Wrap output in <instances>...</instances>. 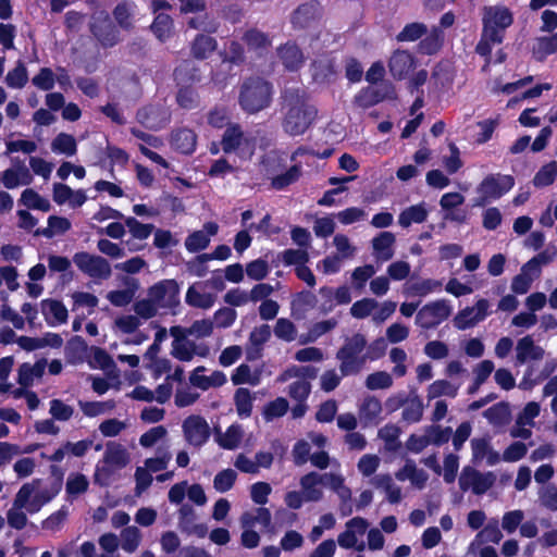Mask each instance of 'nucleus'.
<instances>
[{
	"mask_svg": "<svg viewBox=\"0 0 557 557\" xmlns=\"http://www.w3.org/2000/svg\"><path fill=\"white\" fill-rule=\"evenodd\" d=\"M278 57L287 70L296 71L304 63V57L299 48L294 44H286L278 50Z\"/></svg>",
	"mask_w": 557,
	"mask_h": 557,
	"instance_id": "37",
	"label": "nucleus"
},
{
	"mask_svg": "<svg viewBox=\"0 0 557 557\" xmlns=\"http://www.w3.org/2000/svg\"><path fill=\"white\" fill-rule=\"evenodd\" d=\"M237 479V473L233 469H224L218 472L213 479V487L219 493H225L230 491Z\"/></svg>",
	"mask_w": 557,
	"mask_h": 557,
	"instance_id": "54",
	"label": "nucleus"
},
{
	"mask_svg": "<svg viewBox=\"0 0 557 557\" xmlns=\"http://www.w3.org/2000/svg\"><path fill=\"white\" fill-rule=\"evenodd\" d=\"M173 145L183 153H191L196 147V136L190 129H181L173 135Z\"/></svg>",
	"mask_w": 557,
	"mask_h": 557,
	"instance_id": "50",
	"label": "nucleus"
},
{
	"mask_svg": "<svg viewBox=\"0 0 557 557\" xmlns=\"http://www.w3.org/2000/svg\"><path fill=\"white\" fill-rule=\"evenodd\" d=\"M270 521L271 513L269 509L264 507H259L252 511L245 512L240 518L243 528H252L257 524L268 527Z\"/></svg>",
	"mask_w": 557,
	"mask_h": 557,
	"instance_id": "44",
	"label": "nucleus"
},
{
	"mask_svg": "<svg viewBox=\"0 0 557 557\" xmlns=\"http://www.w3.org/2000/svg\"><path fill=\"white\" fill-rule=\"evenodd\" d=\"M234 401L240 418H248L251 414L253 396L249 389L238 388L234 395Z\"/></svg>",
	"mask_w": 557,
	"mask_h": 557,
	"instance_id": "46",
	"label": "nucleus"
},
{
	"mask_svg": "<svg viewBox=\"0 0 557 557\" xmlns=\"http://www.w3.org/2000/svg\"><path fill=\"white\" fill-rule=\"evenodd\" d=\"M495 482L492 472L481 473L471 467H465L459 478V486L463 491L471 490L474 494L481 495L487 492Z\"/></svg>",
	"mask_w": 557,
	"mask_h": 557,
	"instance_id": "12",
	"label": "nucleus"
},
{
	"mask_svg": "<svg viewBox=\"0 0 557 557\" xmlns=\"http://www.w3.org/2000/svg\"><path fill=\"white\" fill-rule=\"evenodd\" d=\"M471 450L474 463L485 460L487 465L494 466L500 460V455L491 447L486 438H473L471 441Z\"/></svg>",
	"mask_w": 557,
	"mask_h": 557,
	"instance_id": "27",
	"label": "nucleus"
},
{
	"mask_svg": "<svg viewBox=\"0 0 557 557\" xmlns=\"http://www.w3.org/2000/svg\"><path fill=\"white\" fill-rule=\"evenodd\" d=\"M129 460V454L125 447L120 444H109L102 459L96 466L95 483L101 486L110 485L116 472L126 467Z\"/></svg>",
	"mask_w": 557,
	"mask_h": 557,
	"instance_id": "3",
	"label": "nucleus"
},
{
	"mask_svg": "<svg viewBox=\"0 0 557 557\" xmlns=\"http://www.w3.org/2000/svg\"><path fill=\"white\" fill-rule=\"evenodd\" d=\"M488 300L481 298L474 306L460 310L454 319L455 326L459 330L472 327L483 321L490 314Z\"/></svg>",
	"mask_w": 557,
	"mask_h": 557,
	"instance_id": "14",
	"label": "nucleus"
},
{
	"mask_svg": "<svg viewBox=\"0 0 557 557\" xmlns=\"http://www.w3.org/2000/svg\"><path fill=\"white\" fill-rule=\"evenodd\" d=\"M395 236L391 232H382L373 238V253L377 260L387 261L394 256Z\"/></svg>",
	"mask_w": 557,
	"mask_h": 557,
	"instance_id": "31",
	"label": "nucleus"
},
{
	"mask_svg": "<svg viewBox=\"0 0 557 557\" xmlns=\"http://www.w3.org/2000/svg\"><path fill=\"white\" fill-rule=\"evenodd\" d=\"M451 311L453 308L448 300L431 301L418 311L416 323L423 329H432L445 321Z\"/></svg>",
	"mask_w": 557,
	"mask_h": 557,
	"instance_id": "8",
	"label": "nucleus"
},
{
	"mask_svg": "<svg viewBox=\"0 0 557 557\" xmlns=\"http://www.w3.org/2000/svg\"><path fill=\"white\" fill-rule=\"evenodd\" d=\"M400 429L395 424H386L379 430V437L384 442L387 451H396L399 446Z\"/></svg>",
	"mask_w": 557,
	"mask_h": 557,
	"instance_id": "49",
	"label": "nucleus"
},
{
	"mask_svg": "<svg viewBox=\"0 0 557 557\" xmlns=\"http://www.w3.org/2000/svg\"><path fill=\"white\" fill-rule=\"evenodd\" d=\"M482 20L483 29L504 37L505 29L512 23V14L503 5L486 7Z\"/></svg>",
	"mask_w": 557,
	"mask_h": 557,
	"instance_id": "10",
	"label": "nucleus"
},
{
	"mask_svg": "<svg viewBox=\"0 0 557 557\" xmlns=\"http://www.w3.org/2000/svg\"><path fill=\"white\" fill-rule=\"evenodd\" d=\"M171 354L180 361L189 362L196 356L206 358L209 355V347L187 338H180L178 341H173Z\"/></svg>",
	"mask_w": 557,
	"mask_h": 557,
	"instance_id": "19",
	"label": "nucleus"
},
{
	"mask_svg": "<svg viewBox=\"0 0 557 557\" xmlns=\"http://www.w3.org/2000/svg\"><path fill=\"white\" fill-rule=\"evenodd\" d=\"M503 539L500 529L498 528L497 521L488 523L482 531H480L474 540L468 546V555H476L478 549L484 543L498 544Z\"/></svg>",
	"mask_w": 557,
	"mask_h": 557,
	"instance_id": "28",
	"label": "nucleus"
},
{
	"mask_svg": "<svg viewBox=\"0 0 557 557\" xmlns=\"http://www.w3.org/2000/svg\"><path fill=\"white\" fill-rule=\"evenodd\" d=\"M232 382L235 385H239V384L258 385L259 376L251 372V369L249 366L240 364L234 371V373L232 375Z\"/></svg>",
	"mask_w": 557,
	"mask_h": 557,
	"instance_id": "63",
	"label": "nucleus"
},
{
	"mask_svg": "<svg viewBox=\"0 0 557 557\" xmlns=\"http://www.w3.org/2000/svg\"><path fill=\"white\" fill-rule=\"evenodd\" d=\"M244 141L246 143V140L243 138L240 129L237 126H230L225 131L222 139L223 151L226 153L235 151L236 149L240 148Z\"/></svg>",
	"mask_w": 557,
	"mask_h": 557,
	"instance_id": "52",
	"label": "nucleus"
},
{
	"mask_svg": "<svg viewBox=\"0 0 557 557\" xmlns=\"http://www.w3.org/2000/svg\"><path fill=\"white\" fill-rule=\"evenodd\" d=\"M136 289L137 283L133 281L132 288L110 292L107 295V298L112 305L116 307H124L133 300Z\"/></svg>",
	"mask_w": 557,
	"mask_h": 557,
	"instance_id": "61",
	"label": "nucleus"
},
{
	"mask_svg": "<svg viewBox=\"0 0 557 557\" xmlns=\"http://www.w3.org/2000/svg\"><path fill=\"white\" fill-rule=\"evenodd\" d=\"M73 261L75 265L84 273L95 278H108L111 275L109 262L99 257L87 252L75 253Z\"/></svg>",
	"mask_w": 557,
	"mask_h": 557,
	"instance_id": "13",
	"label": "nucleus"
},
{
	"mask_svg": "<svg viewBox=\"0 0 557 557\" xmlns=\"http://www.w3.org/2000/svg\"><path fill=\"white\" fill-rule=\"evenodd\" d=\"M172 455L169 451V447H165L164 449L159 448L157 456L153 458H148L145 461L144 467L151 472H158L164 470L168 467Z\"/></svg>",
	"mask_w": 557,
	"mask_h": 557,
	"instance_id": "60",
	"label": "nucleus"
},
{
	"mask_svg": "<svg viewBox=\"0 0 557 557\" xmlns=\"http://www.w3.org/2000/svg\"><path fill=\"white\" fill-rule=\"evenodd\" d=\"M325 486L332 490L342 502L343 515L351 513L349 503L351 500V490L345 484V478L341 473H324Z\"/></svg>",
	"mask_w": 557,
	"mask_h": 557,
	"instance_id": "21",
	"label": "nucleus"
},
{
	"mask_svg": "<svg viewBox=\"0 0 557 557\" xmlns=\"http://www.w3.org/2000/svg\"><path fill=\"white\" fill-rule=\"evenodd\" d=\"M138 121L149 128H160L169 121V113L164 109L150 106L141 109L137 114Z\"/></svg>",
	"mask_w": 557,
	"mask_h": 557,
	"instance_id": "30",
	"label": "nucleus"
},
{
	"mask_svg": "<svg viewBox=\"0 0 557 557\" xmlns=\"http://www.w3.org/2000/svg\"><path fill=\"white\" fill-rule=\"evenodd\" d=\"M458 392V386L445 380L433 382L428 388L429 398H437L441 396L455 397Z\"/></svg>",
	"mask_w": 557,
	"mask_h": 557,
	"instance_id": "56",
	"label": "nucleus"
},
{
	"mask_svg": "<svg viewBox=\"0 0 557 557\" xmlns=\"http://www.w3.org/2000/svg\"><path fill=\"white\" fill-rule=\"evenodd\" d=\"M47 224V227L41 232V234L47 238L62 235L66 233L72 226L69 219L59 215H50L48 218Z\"/></svg>",
	"mask_w": 557,
	"mask_h": 557,
	"instance_id": "47",
	"label": "nucleus"
},
{
	"mask_svg": "<svg viewBox=\"0 0 557 557\" xmlns=\"http://www.w3.org/2000/svg\"><path fill=\"white\" fill-rule=\"evenodd\" d=\"M94 35L104 47H111L119 40L115 28L111 25L109 20L104 17L99 22H95L91 26Z\"/></svg>",
	"mask_w": 557,
	"mask_h": 557,
	"instance_id": "34",
	"label": "nucleus"
},
{
	"mask_svg": "<svg viewBox=\"0 0 557 557\" xmlns=\"http://www.w3.org/2000/svg\"><path fill=\"white\" fill-rule=\"evenodd\" d=\"M185 440L193 446L203 445L210 436L208 422L200 416H190L183 422Z\"/></svg>",
	"mask_w": 557,
	"mask_h": 557,
	"instance_id": "17",
	"label": "nucleus"
},
{
	"mask_svg": "<svg viewBox=\"0 0 557 557\" xmlns=\"http://www.w3.org/2000/svg\"><path fill=\"white\" fill-rule=\"evenodd\" d=\"M272 88L270 84L261 78H253L244 83L239 103L246 112L255 113L270 104Z\"/></svg>",
	"mask_w": 557,
	"mask_h": 557,
	"instance_id": "5",
	"label": "nucleus"
},
{
	"mask_svg": "<svg viewBox=\"0 0 557 557\" xmlns=\"http://www.w3.org/2000/svg\"><path fill=\"white\" fill-rule=\"evenodd\" d=\"M370 483L385 494V498L389 504H398L403 499L401 487L394 481L391 474H376L371 479Z\"/></svg>",
	"mask_w": 557,
	"mask_h": 557,
	"instance_id": "24",
	"label": "nucleus"
},
{
	"mask_svg": "<svg viewBox=\"0 0 557 557\" xmlns=\"http://www.w3.org/2000/svg\"><path fill=\"white\" fill-rule=\"evenodd\" d=\"M283 112V128L292 136L304 134L317 116V110L306 92L298 89L285 92Z\"/></svg>",
	"mask_w": 557,
	"mask_h": 557,
	"instance_id": "1",
	"label": "nucleus"
},
{
	"mask_svg": "<svg viewBox=\"0 0 557 557\" xmlns=\"http://www.w3.org/2000/svg\"><path fill=\"white\" fill-rule=\"evenodd\" d=\"M557 176V161L543 165L535 174L533 183L536 187H544L553 184Z\"/></svg>",
	"mask_w": 557,
	"mask_h": 557,
	"instance_id": "55",
	"label": "nucleus"
},
{
	"mask_svg": "<svg viewBox=\"0 0 557 557\" xmlns=\"http://www.w3.org/2000/svg\"><path fill=\"white\" fill-rule=\"evenodd\" d=\"M33 180L30 170L18 159H13L12 165L0 174L1 184L8 189L30 185Z\"/></svg>",
	"mask_w": 557,
	"mask_h": 557,
	"instance_id": "16",
	"label": "nucleus"
},
{
	"mask_svg": "<svg viewBox=\"0 0 557 557\" xmlns=\"http://www.w3.org/2000/svg\"><path fill=\"white\" fill-rule=\"evenodd\" d=\"M541 504L549 510L557 511V485L549 484L539 491Z\"/></svg>",
	"mask_w": 557,
	"mask_h": 557,
	"instance_id": "64",
	"label": "nucleus"
},
{
	"mask_svg": "<svg viewBox=\"0 0 557 557\" xmlns=\"http://www.w3.org/2000/svg\"><path fill=\"white\" fill-rule=\"evenodd\" d=\"M442 282L437 280L426 278L419 282L408 283L405 285V294L410 296H426L432 293L440 292Z\"/></svg>",
	"mask_w": 557,
	"mask_h": 557,
	"instance_id": "38",
	"label": "nucleus"
},
{
	"mask_svg": "<svg viewBox=\"0 0 557 557\" xmlns=\"http://www.w3.org/2000/svg\"><path fill=\"white\" fill-rule=\"evenodd\" d=\"M532 49L537 60H544L547 55L557 50V35L537 38Z\"/></svg>",
	"mask_w": 557,
	"mask_h": 557,
	"instance_id": "48",
	"label": "nucleus"
},
{
	"mask_svg": "<svg viewBox=\"0 0 557 557\" xmlns=\"http://www.w3.org/2000/svg\"><path fill=\"white\" fill-rule=\"evenodd\" d=\"M428 214L429 210L426 209L425 203L421 202L401 211L398 216V223L403 227H409L413 223L419 224L424 222Z\"/></svg>",
	"mask_w": 557,
	"mask_h": 557,
	"instance_id": "36",
	"label": "nucleus"
},
{
	"mask_svg": "<svg viewBox=\"0 0 557 557\" xmlns=\"http://www.w3.org/2000/svg\"><path fill=\"white\" fill-rule=\"evenodd\" d=\"M51 150L58 154L74 156L77 150L76 140L72 135L61 133L52 140Z\"/></svg>",
	"mask_w": 557,
	"mask_h": 557,
	"instance_id": "45",
	"label": "nucleus"
},
{
	"mask_svg": "<svg viewBox=\"0 0 557 557\" xmlns=\"http://www.w3.org/2000/svg\"><path fill=\"white\" fill-rule=\"evenodd\" d=\"M81 410L86 417L94 418L101 414L110 413L115 408L114 400L106 401H84L78 403Z\"/></svg>",
	"mask_w": 557,
	"mask_h": 557,
	"instance_id": "43",
	"label": "nucleus"
},
{
	"mask_svg": "<svg viewBox=\"0 0 557 557\" xmlns=\"http://www.w3.org/2000/svg\"><path fill=\"white\" fill-rule=\"evenodd\" d=\"M369 528V522L361 517H355L345 524V530L338 534L337 542L342 548H355L362 552L366 548L363 536Z\"/></svg>",
	"mask_w": 557,
	"mask_h": 557,
	"instance_id": "7",
	"label": "nucleus"
},
{
	"mask_svg": "<svg viewBox=\"0 0 557 557\" xmlns=\"http://www.w3.org/2000/svg\"><path fill=\"white\" fill-rule=\"evenodd\" d=\"M381 412V401L374 397H367L359 407V418L364 425L377 423Z\"/></svg>",
	"mask_w": 557,
	"mask_h": 557,
	"instance_id": "33",
	"label": "nucleus"
},
{
	"mask_svg": "<svg viewBox=\"0 0 557 557\" xmlns=\"http://www.w3.org/2000/svg\"><path fill=\"white\" fill-rule=\"evenodd\" d=\"M395 478L400 482L408 481L412 488L421 491L428 484L429 473L419 468L414 460L406 459L404 466L396 471Z\"/></svg>",
	"mask_w": 557,
	"mask_h": 557,
	"instance_id": "18",
	"label": "nucleus"
},
{
	"mask_svg": "<svg viewBox=\"0 0 557 557\" xmlns=\"http://www.w3.org/2000/svg\"><path fill=\"white\" fill-rule=\"evenodd\" d=\"M236 319L237 312L235 309L222 307L213 313L212 322L214 323V327L228 329L235 323Z\"/></svg>",
	"mask_w": 557,
	"mask_h": 557,
	"instance_id": "57",
	"label": "nucleus"
},
{
	"mask_svg": "<svg viewBox=\"0 0 557 557\" xmlns=\"http://www.w3.org/2000/svg\"><path fill=\"white\" fill-rule=\"evenodd\" d=\"M89 487L88 478L79 472H72L69 474L65 483V493L70 500H73L86 493Z\"/></svg>",
	"mask_w": 557,
	"mask_h": 557,
	"instance_id": "35",
	"label": "nucleus"
},
{
	"mask_svg": "<svg viewBox=\"0 0 557 557\" xmlns=\"http://www.w3.org/2000/svg\"><path fill=\"white\" fill-rule=\"evenodd\" d=\"M40 309L45 320L51 326L63 324L67 320V309L59 300L45 299L40 302Z\"/></svg>",
	"mask_w": 557,
	"mask_h": 557,
	"instance_id": "26",
	"label": "nucleus"
},
{
	"mask_svg": "<svg viewBox=\"0 0 557 557\" xmlns=\"http://www.w3.org/2000/svg\"><path fill=\"white\" fill-rule=\"evenodd\" d=\"M185 302L193 308L209 310L216 302V294L209 289V283L198 281L187 288Z\"/></svg>",
	"mask_w": 557,
	"mask_h": 557,
	"instance_id": "15",
	"label": "nucleus"
},
{
	"mask_svg": "<svg viewBox=\"0 0 557 557\" xmlns=\"http://www.w3.org/2000/svg\"><path fill=\"white\" fill-rule=\"evenodd\" d=\"M515 352L517 366H521L531 361H540L544 358L545 355L544 348L536 345L530 335H527L517 342Z\"/></svg>",
	"mask_w": 557,
	"mask_h": 557,
	"instance_id": "20",
	"label": "nucleus"
},
{
	"mask_svg": "<svg viewBox=\"0 0 557 557\" xmlns=\"http://www.w3.org/2000/svg\"><path fill=\"white\" fill-rule=\"evenodd\" d=\"M412 57L405 51H396L389 61V70L394 77L403 78L412 67Z\"/></svg>",
	"mask_w": 557,
	"mask_h": 557,
	"instance_id": "39",
	"label": "nucleus"
},
{
	"mask_svg": "<svg viewBox=\"0 0 557 557\" xmlns=\"http://www.w3.org/2000/svg\"><path fill=\"white\" fill-rule=\"evenodd\" d=\"M52 197L55 203H67L71 208L81 207L87 200V196L83 189L74 190L70 186L61 183L53 185Z\"/></svg>",
	"mask_w": 557,
	"mask_h": 557,
	"instance_id": "22",
	"label": "nucleus"
},
{
	"mask_svg": "<svg viewBox=\"0 0 557 557\" xmlns=\"http://www.w3.org/2000/svg\"><path fill=\"white\" fill-rule=\"evenodd\" d=\"M377 308V301L372 298H363L356 301L351 308L350 313L354 318L363 319L373 314V311Z\"/></svg>",
	"mask_w": 557,
	"mask_h": 557,
	"instance_id": "62",
	"label": "nucleus"
},
{
	"mask_svg": "<svg viewBox=\"0 0 557 557\" xmlns=\"http://www.w3.org/2000/svg\"><path fill=\"white\" fill-rule=\"evenodd\" d=\"M180 288L174 280H163L151 286L148 296L159 309H171L178 305Z\"/></svg>",
	"mask_w": 557,
	"mask_h": 557,
	"instance_id": "9",
	"label": "nucleus"
},
{
	"mask_svg": "<svg viewBox=\"0 0 557 557\" xmlns=\"http://www.w3.org/2000/svg\"><path fill=\"white\" fill-rule=\"evenodd\" d=\"M7 518L9 525L14 529L21 530L26 525L27 517L25 508L17 504L16 498H14L13 506L8 511Z\"/></svg>",
	"mask_w": 557,
	"mask_h": 557,
	"instance_id": "58",
	"label": "nucleus"
},
{
	"mask_svg": "<svg viewBox=\"0 0 557 557\" xmlns=\"http://www.w3.org/2000/svg\"><path fill=\"white\" fill-rule=\"evenodd\" d=\"M244 437V430L239 424L230 425L225 432H216V443L224 449L233 450L239 446Z\"/></svg>",
	"mask_w": 557,
	"mask_h": 557,
	"instance_id": "32",
	"label": "nucleus"
},
{
	"mask_svg": "<svg viewBox=\"0 0 557 557\" xmlns=\"http://www.w3.org/2000/svg\"><path fill=\"white\" fill-rule=\"evenodd\" d=\"M216 48L215 40L206 35H199L191 47L193 54L196 58L205 59L209 57L210 53H212Z\"/></svg>",
	"mask_w": 557,
	"mask_h": 557,
	"instance_id": "53",
	"label": "nucleus"
},
{
	"mask_svg": "<svg viewBox=\"0 0 557 557\" xmlns=\"http://www.w3.org/2000/svg\"><path fill=\"white\" fill-rule=\"evenodd\" d=\"M205 367H197L189 376L193 386L207 391L211 387H219L226 383V375L221 371H213L210 375H205Z\"/></svg>",
	"mask_w": 557,
	"mask_h": 557,
	"instance_id": "25",
	"label": "nucleus"
},
{
	"mask_svg": "<svg viewBox=\"0 0 557 557\" xmlns=\"http://www.w3.org/2000/svg\"><path fill=\"white\" fill-rule=\"evenodd\" d=\"M46 363L37 361L34 364L23 363L18 369V383L27 387L30 386L36 379H39L45 371Z\"/></svg>",
	"mask_w": 557,
	"mask_h": 557,
	"instance_id": "41",
	"label": "nucleus"
},
{
	"mask_svg": "<svg viewBox=\"0 0 557 557\" xmlns=\"http://www.w3.org/2000/svg\"><path fill=\"white\" fill-rule=\"evenodd\" d=\"M151 29L160 41H165L172 35L173 22L168 14L159 13L151 25Z\"/></svg>",
	"mask_w": 557,
	"mask_h": 557,
	"instance_id": "51",
	"label": "nucleus"
},
{
	"mask_svg": "<svg viewBox=\"0 0 557 557\" xmlns=\"http://www.w3.org/2000/svg\"><path fill=\"white\" fill-rule=\"evenodd\" d=\"M366 338L356 334L351 338L347 341L343 348L337 352V359L341 361V372L342 375H349L359 372L364 366L367 359H376L379 358L384 350V341H376L374 346L380 347L381 351L377 354H371L369 351L368 355H362V351L366 347Z\"/></svg>",
	"mask_w": 557,
	"mask_h": 557,
	"instance_id": "2",
	"label": "nucleus"
},
{
	"mask_svg": "<svg viewBox=\"0 0 557 557\" xmlns=\"http://www.w3.org/2000/svg\"><path fill=\"white\" fill-rule=\"evenodd\" d=\"M300 486L307 503L319 502L323 498L324 495V474L310 472L300 479Z\"/></svg>",
	"mask_w": 557,
	"mask_h": 557,
	"instance_id": "23",
	"label": "nucleus"
},
{
	"mask_svg": "<svg viewBox=\"0 0 557 557\" xmlns=\"http://www.w3.org/2000/svg\"><path fill=\"white\" fill-rule=\"evenodd\" d=\"M20 203L28 209L39 210L42 212H47L51 209L50 201L39 195L33 188L23 190L21 194Z\"/></svg>",
	"mask_w": 557,
	"mask_h": 557,
	"instance_id": "40",
	"label": "nucleus"
},
{
	"mask_svg": "<svg viewBox=\"0 0 557 557\" xmlns=\"http://www.w3.org/2000/svg\"><path fill=\"white\" fill-rule=\"evenodd\" d=\"M333 245L336 248V256H339L344 260L351 259L356 255L357 248L350 243L346 235H335Z\"/></svg>",
	"mask_w": 557,
	"mask_h": 557,
	"instance_id": "59",
	"label": "nucleus"
},
{
	"mask_svg": "<svg viewBox=\"0 0 557 557\" xmlns=\"http://www.w3.org/2000/svg\"><path fill=\"white\" fill-rule=\"evenodd\" d=\"M322 298L325 299L322 308L324 311L332 310L336 305H346L351 300L350 290L347 286H341L336 289L322 287L319 290Z\"/></svg>",
	"mask_w": 557,
	"mask_h": 557,
	"instance_id": "29",
	"label": "nucleus"
},
{
	"mask_svg": "<svg viewBox=\"0 0 557 557\" xmlns=\"http://www.w3.org/2000/svg\"><path fill=\"white\" fill-rule=\"evenodd\" d=\"M141 537V532L137 527L124 528L120 534L121 548L128 554L134 553L139 547Z\"/></svg>",
	"mask_w": 557,
	"mask_h": 557,
	"instance_id": "42",
	"label": "nucleus"
},
{
	"mask_svg": "<svg viewBox=\"0 0 557 557\" xmlns=\"http://www.w3.org/2000/svg\"><path fill=\"white\" fill-rule=\"evenodd\" d=\"M541 405L536 401H529L517 414L515 425L511 429V436L528 440L532 436V429L535 426V419L541 413Z\"/></svg>",
	"mask_w": 557,
	"mask_h": 557,
	"instance_id": "11",
	"label": "nucleus"
},
{
	"mask_svg": "<svg viewBox=\"0 0 557 557\" xmlns=\"http://www.w3.org/2000/svg\"><path fill=\"white\" fill-rule=\"evenodd\" d=\"M515 181L509 175H490L476 187L478 197L474 206H484L500 198L513 187Z\"/></svg>",
	"mask_w": 557,
	"mask_h": 557,
	"instance_id": "6",
	"label": "nucleus"
},
{
	"mask_svg": "<svg viewBox=\"0 0 557 557\" xmlns=\"http://www.w3.org/2000/svg\"><path fill=\"white\" fill-rule=\"evenodd\" d=\"M60 492V485L53 487L44 486L40 480L25 483L17 492L15 498L17 504L25 508V511L33 515L38 512L42 506L52 500Z\"/></svg>",
	"mask_w": 557,
	"mask_h": 557,
	"instance_id": "4",
	"label": "nucleus"
}]
</instances>
